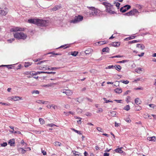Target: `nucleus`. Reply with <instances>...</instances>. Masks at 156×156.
<instances>
[{"mask_svg":"<svg viewBox=\"0 0 156 156\" xmlns=\"http://www.w3.org/2000/svg\"><path fill=\"white\" fill-rule=\"evenodd\" d=\"M28 22L30 23L34 24L40 26H45L46 23V21L45 20L39 19H31L28 20Z\"/></svg>","mask_w":156,"mask_h":156,"instance_id":"obj_1","label":"nucleus"},{"mask_svg":"<svg viewBox=\"0 0 156 156\" xmlns=\"http://www.w3.org/2000/svg\"><path fill=\"white\" fill-rule=\"evenodd\" d=\"M13 34L14 37L19 40L22 39L25 40L27 37V35L23 32H16Z\"/></svg>","mask_w":156,"mask_h":156,"instance_id":"obj_2","label":"nucleus"},{"mask_svg":"<svg viewBox=\"0 0 156 156\" xmlns=\"http://www.w3.org/2000/svg\"><path fill=\"white\" fill-rule=\"evenodd\" d=\"M83 19V16L81 15H78V16H76L74 19L71 20L70 21V23H76L82 21Z\"/></svg>","mask_w":156,"mask_h":156,"instance_id":"obj_3","label":"nucleus"},{"mask_svg":"<svg viewBox=\"0 0 156 156\" xmlns=\"http://www.w3.org/2000/svg\"><path fill=\"white\" fill-rule=\"evenodd\" d=\"M103 4L105 6L106 8V10H112V9H114L113 5H112L110 3L104 2Z\"/></svg>","mask_w":156,"mask_h":156,"instance_id":"obj_4","label":"nucleus"},{"mask_svg":"<svg viewBox=\"0 0 156 156\" xmlns=\"http://www.w3.org/2000/svg\"><path fill=\"white\" fill-rule=\"evenodd\" d=\"M138 12V10H130L129 12L126 13L125 15L127 16H132L135 15V14Z\"/></svg>","mask_w":156,"mask_h":156,"instance_id":"obj_5","label":"nucleus"},{"mask_svg":"<svg viewBox=\"0 0 156 156\" xmlns=\"http://www.w3.org/2000/svg\"><path fill=\"white\" fill-rule=\"evenodd\" d=\"M91 12H90L89 15L90 16H97L98 13L100 12V10H91Z\"/></svg>","mask_w":156,"mask_h":156,"instance_id":"obj_6","label":"nucleus"},{"mask_svg":"<svg viewBox=\"0 0 156 156\" xmlns=\"http://www.w3.org/2000/svg\"><path fill=\"white\" fill-rule=\"evenodd\" d=\"M12 31L13 32L24 31L25 29L24 28H21L19 27H15L12 29Z\"/></svg>","mask_w":156,"mask_h":156,"instance_id":"obj_7","label":"nucleus"},{"mask_svg":"<svg viewBox=\"0 0 156 156\" xmlns=\"http://www.w3.org/2000/svg\"><path fill=\"white\" fill-rule=\"evenodd\" d=\"M8 144L11 146L14 147L15 146V141L14 139L10 140L8 142Z\"/></svg>","mask_w":156,"mask_h":156,"instance_id":"obj_8","label":"nucleus"},{"mask_svg":"<svg viewBox=\"0 0 156 156\" xmlns=\"http://www.w3.org/2000/svg\"><path fill=\"white\" fill-rule=\"evenodd\" d=\"M131 6L129 5H126L121 7L119 10H129L131 8Z\"/></svg>","mask_w":156,"mask_h":156,"instance_id":"obj_9","label":"nucleus"},{"mask_svg":"<svg viewBox=\"0 0 156 156\" xmlns=\"http://www.w3.org/2000/svg\"><path fill=\"white\" fill-rule=\"evenodd\" d=\"M123 147H121L120 148H118L117 149H116L114 150V151L117 153H119V154H122L124 153V151L122 150V149L123 148Z\"/></svg>","mask_w":156,"mask_h":156,"instance_id":"obj_10","label":"nucleus"},{"mask_svg":"<svg viewBox=\"0 0 156 156\" xmlns=\"http://www.w3.org/2000/svg\"><path fill=\"white\" fill-rule=\"evenodd\" d=\"M111 44L112 46L117 47L120 45V43L119 42H115L112 43Z\"/></svg>","mask_w":156,"mask_h":156,"instance_id":"obj_11","label":"nucleus"},{"mask_svg":"<svg viewBox=\"0 0 156 156\" xmlns=\"http://www.w3.org/2000/svg\"><path fill=\"white\" fill-rule=\"evenodd\" d=\"M11 99L14 101H16L22 99V98L18 96H12L11 97Z\"/></svg>","mask_w":156,"mask_h":156,"instance_id":"obj_12","label":"nucleus"},{"mask_svg":"<svg viewBox=\"0 0 156 156\" xmlns=\"http://www.w3.org/2000/svg\"><path fill=\"white\" fill-rule=\"evenodd\" d=\"M135 102L136 105H138L140 104L141 103V101L140 100L139 98H137L135 100Z\"/></svg>","mask_w":156,"mask_h":156,"instance_id":"obj_13","label":"nucleus"},{"mask_svg":"<svg viewBox=\"0 0 156 156\" xmlns=\"http://www.w3.org/2000/svg\"><path fill=\"white\" fill-rule=\"evenodd\" d=\"M147 140L150 141H155L156 140V137L155 136H153L151 137H148L147 138Z\"/></svg>","mask_w":156,"mask_h":156,"instance_id":"obj_14","label":"nucleus"},{"mask_svg":"<svg viewBox=\"0 0 156 156\" xmlns=\"http://www.w3.org/2000/svg\"><path fill=\"white\" fill-rule=\"evenodd\" d=\"M115 92L116 93L118 94H120L122 92V90L121 88H116L114 90Z\"/></svg>","mask_w":156,"mask_h":156,"instance_id":"obj_15","label":"nucleus"},{"mask_svg":"<svg viewBox=\"0 0 156 156\" xmlns=\"http://www.w3.org/2000/svg\"><path fill=\"white\" fill-rule=\"evenodd\" d=\"M110 51L109 48L108 47H106L103 48L102 50V52H109Z\"/></svg>","mask_w":156,"mask_h":156,"instance_id":"obj_16","label":"nucleus"},{"mask_svg":"<svg viewBox=\"0 0 156 156\" xmlns=\"http://www.w3.org/2000/svg\"><path fill=\"white\" fill-rule=\"evenodd\" d=\"M62 9V7L61 5H58L55 6V7L52 9V10H58V9Z\"/></svg>","mask_w":156,"mask_h":156,"instance_id":"obj_17","label":"nucleus"},{"mask_svg":"<svg viewBox=\"0 0 156 156\" xmlns=\"http://www.w3.org/2000/svg\"><path fill=\"white\" fill-rule=\"evenodd\" d=\"M136 47L138 48H140L142 50L144 49L145 48V46L144 45H141L140 44H136Z\"/></svg>","mask_w":156,"mask_h":156,"instance_id":"obj_18","label":"nucleus"},{"mask_svg":"<svg viewBox=\"0 0 156 156\" xmlns=\"http://www.w3.org/2000/svg\"><path fill=\"white\" fill-rule=\"evenodd\" d=\"M140 40H133L132 41H130L128 42L129 44H133L134 43H137V42H139L140 41Z\"/></svg>","mask_w":156,"mask_h":156,"instance_id":"obj_19","label":"nucleus"},{"mask_svg":"<svg viewBox=\"0 0 156 156\" xmlns=\"http://www.w3.org/2000/svg\"><path fill=\"white\" fill-rule=\"evenodd\" d=\"M136 36H130L128 37L125 39L124 40L126 41H128L133 39L134 38L136 37Z\"/></svg>","mask_w":156,"mask_h":156,"instance_id":"obj_20","label":"nucleus"},{"mask_svg":"<svg viewBox=\"0 0 156 156\" xmlns=\"http://www.w3.org/2000/svg\"><path fill=\"white\" fill-rule=\"evenodd\" d=\"M7 13V12L5 10H0V15L1 16H5Z\"/></svg>","mask_w":156,"mask_h":156,"instance_id":"obj_21","label":"nucleus"},{"mask_svg":"<svg viewBox=\"0 0 156 156\" xmlns=\"http://www.w3.org/2000/svg\"><path fill=\"white\" fill-rule=\"evenodd\" d=\"M114 68H115V69L119 71V70H120L122 69L121 66L118 65H115Z\"/></svg>","mask_w":156,"mask_h":156,"instance_id":"obj_22","label":"nucleus"},{"mask_svg":"<svg viewBox=\"0 0 156 156\" xmlns=\"http://www.w3.org/2000/svg\"><path fill=\"white\" fill-rule=\"evenodd\" d=\"M18 150L19 151H21V153L22 154H24L26 152V150H24L22 148H18Z\"/></svg>","mask_w":156,"mask_h":156,"instance_id":"obj_23","label":"nucleus"},{"mask_svg":"<svg viewBox=\"0 0 156 156\" xmlns=\"http://www.w3.org/2000/svg\"><path fill=\"white\" fill-rule=\"evenodd\" d=\"M67 44H65L64 45H62L58 48H57V49H59L61 48H63L64 49H66L68 48H69V46H67Z\"/></svg>","mask_w":156,"mask_h":156,"instance_id":"obj_24","label":"nucleus"},{"mask_svg":"<svg viewBox=\"0 0 156 156\" xmlns=\"http://www.w3.org/2000/svg\"><path fill=\"white\" fill-rule=\"evenodd\" d=\"M92 51V49L90 48H89L88 49L85 51V52L86 54H89Z\"/></svg>","mask_w":156,"mask_h":156,"instance_id":"obj_25","label":"nucleus"},{"mask_svg":"<svg viewBox=\"0 0 156 156\" xmlns=\"http://www.w3.org/2000/svg\"><path fill=\"white\" fill-rule=\"evenodd\" d=\"M108 41H103L98 42V43L100 45H102L104 44H107L108 43Z\"/></svg>","mask_w":156,"mask_h":156,"instance_id":"obj_26","label":"nucleus"},{"mask_svg":"<svg viewBox=\"0 0 156 156\" xmlns=\"http://www.w3.org/2000/svg\"><path fill=\"white\" fill-rule=\"evenodd\" d=\"M78 52L77 51H74L71 52V55L73 56H76L78 54Z\"/></svg>","mask_w":156,"mask_h":156,"instance_id":"obj_27","label":"nucleus"},{"mask_svg":"<svg viewBox=\"0 0 156 156\" xmlns=\"http://www.w3.org/2000/svg\"><path fill=\"white\" fill-rule=\"evenodd\" d=\"M136 7L137 9H143V6L142 5H140L139 4H137L136 5Z\"/></svg>","mask_w":156,"mask_h":156,"instance_id":"obj_28","label":"nucleus"},{"mask_svg":"<svg viewBox=\"0 0 156 156\" xmlns=\"http://www.w3.org/2000/svg\"><path fill=\"white\" fill-rule=\"evenodd\" d=\"M66 94L68 96H69L72 94V92L69 90H66V91H65Z\"/></svg>","mask_w":156,"mask_h":156,"instance_id":"obj_29","label":"nucleus"},{"mask_svg":"<svg viewBox=\"0 0 156 156\" xmlns=\"http://www.w3.org/2000/svg\"><path fill=\"white\" fill-rule=\"evenodd\" d=\"M141 107L138 105H135V109L137 111H140L141 109Z\"/></svg>","mask_w":156,"mask_h":156,"instance_id":"obj_30","label":"nucleus"},{"mask_svg":"<svg viewBox=\"0 0 156 156\" xmlns=\"http://www.w3.org/2000/svg\"><path fill=\"white\" fill-rule=\"evenodd\" d=\"M130 106L129 105L125 106L123 108V109L126 111H129L130 109Z\"/></svg>","mask_w":156,"mask_h":156,"instance_id":"obj_31","label":"nucleus"},{"mask_svg":"<svg viewBox=\"0 0 156 156\" xmlns=\"http://www.w3.org/2000/svg\"><path fill=\"white\" fill-rule=\"evenodd\" d=\"M135 72L138 73H140V72L142 71L141 69L140 68H137L135 70Z\"/></svg>","mask_w":156,"mask_h":156,"instance_id":"obj_32","label":"nucleus"},{"mask_svg":"<svg viewBox=\"0 0 156 156\" xmlns=\"http://www.w3.org/2000/svg\"><path fill=\"white\" fill-rule=\"evenodd\" d=\"M104 101H105V103H108V102H112L113 101L110 100H107V99L106 98H103Z\"/></svg>","mask_w":156,"mask_h":156,"instance_id":"obj_33","label":"nucleus"},{"mask_svg":"<svg viewBox=\"0 0 156 156\" xmlns=\"http://www.w3.org/2000/svg\"><path fill=\"white\" fill-rule=\"evenodd\" d=\"M59 68L57 67H51L49 68V71L50 70H52V71H56L58 69H59Z\"/></svg>","mask_w":156,"mask_h":156,"instance_id":"obj_34","label":"nucleus"},{"mask_svg":"<svg viewBox=\"0 0 156 156\" xmlns=\"http://www.w3.org/2000/svg\"><path fill=\"white\" fill-rule=\"evenodd\" d=\"M112 114V116L113 117H115V116L116 115V112H114L113 111H112L111 112H110Z\"/></svg>","mask_w":156,"mask_h":156,"instance_id":"obj_35","label":"nucleus"},{"mask_svg":"<svg viewBox=\"0 0 156 156\" xmlns=\"http://www.w3.org/2000/svg\"><path fill=\"white\" fill-rule=\"evenodd\" d=\"M128 61H129L128 60H123L122 61L118 62H117V63H125L126 62H127Z\"/></svg>","mask_w":156,"mask_h":156,"instance_id":"obj_36","label":"nucleus"},{"mask_svg":"<svg viewBox=\"0 0 156 156\" xmlns=\"http://www.w3.org/2000/svg\"><path fill=\"white\" fill-rule=\"evenodd\" d=\"M143 117L145 119H147L149 118V117H151V116L149 115L148 114H144L143 115Z\"/></svg>","mask_w":156,"mask_h":156,"instance_id":"obj_37","label":"nucleus"},{"mask_svg":"<svg viewBox=\"0 0 156 156\" xmlns=\"http://www.w3.org/2000/svg\"><path fill=\"white\" fill-rule=\"evenodd\" d=\"M54 143L55 144L56 146H60L61 145V144L59 142H55Z\"/></svg>","mask_w":156,"mask_h":156,"instance_id":"obj_38","label":"nucleus"},{"mask_svg":"<svg viewBox=\"0 0 156 156\" xmlns=\"http://www.w3.org/2000/svg\"><path fill=\"white\" fill-rule=\"evenodd\" d=\"M31 64L29 62H25L24 64V66L25 67H27L30 66L31 65Z\"/></svg>","mask_w":156,"mask_h":156,"instance_id":"obj_39","label":"nucleus"},{"mask_svg":"<svg viewBox=\"0 0 156 156\" xmlns=\"http://www.w3.org/2000/svg\"><path fill=\"white\" fill-rule=\"evenodd\" d=\"M120 82L123 83L125 84H127L129 83V81L128 80H121L120 81Z\"/></svg>","mask_w":156,"mask_h":156,"instance_id":"obj_40","label":"nucleus"},{"mask_svg":"<svg viewBox=\"0 0 156 156\" xmlns=\"http://www.w3.org/2000/svg\"><path fill=\"white\" fill-rule=\"evenodd\" d=\"M37 102L39 104L42 103L44 104L45 103V101H44L39 100L37 101Z\"/></svg>","mask_w":156,"mask_h":156,"instance_id":"obj_41","label":"nucleus"},{"mask_svg":"<svg viewBox=\"0 0 156 156\" xmlns=\"http://www.w3.org/2000/svg\"><path fill=\"white\" fill-rule=\"evenodd\" d=\"M125 120L128 123H130L131 122V120L129 118H126L125 119Z\"/></svg>","mask_w":156,"mask_h":156,"instance_id":"obj_42","label":"nucleus"},{"mask_svg":"<svg viewBox=\"0 0 156 156\" xmlns=\"http://www.w3.org/2000/svg\"><path fill=\"white\" fill-rule=\"evenodd\" d=\"M39 121L41 124H43L44 123V120L41 118L39 119Z\"/></svg>","mask_w":156,"mask_h":156,"instance_id":"obj_43","label":"nucleus"},{"mask_svg":"<svg viewBox=\"0 0 156 156\" xmlns=\"http://www.w3.org/2000/svg\"><path fill=\"white\" fill-rule=\"evenodd\" d=\"M32 94L35 93L37 94H39V92L38 90H34L32 91Z\"/></svg>","mask_w":156,"mask_h":156,"instance_id":"obj_44","label":"nucleus"},{"mask_svg":"<svg viewBox=\"0 0 156 156\" xmlns=\"http://www.w3.org/2000/svg\"><path fill=\"white\" fill-rule=\"evenodd\" d=\"M115 67V66L113 65H111V66H108V67H106V69H113Z\"/></svg>","mask_w":156,"mask_h":156,"instance_id":"obj_45","label":"nucleus"},{"mask_svg":"<svg viewBox=\"0 0 156 156\" xmlns=\"http://www.w3.org/2000/svg\"><path fill=\"white\" fill-rule=\"evenodd\" d=\"M7 145V143L5 142H3L2 144H1V146L4 147L6 146Z\"/></svg>","mask_w":156,"mask_h":156,"instance_id":"obj_46","label":"nucleus"},{"mask_svg":"<svg viewBox=\"0 0 156 156\" xmlns=\"http://www.w3.org/2000/svg\"><path fill=\"white\" fill-rule=\"evenodd\" d=\"M106 12L111 14H114L115 12L113 10H106Z\"/></svg>","mask_w":156,"mask_h":156,"instance_id":"obj_47","label":"nucleus"},{"mask_svg":"<svg viewBox=\"0 0 156 156\" xmlns=\"http://www.w3.org/2000/svg\"><path fill=\"white\" fill-rule=\"evenodd\" d=\"M120 4L118 2H117L116 3L115 6L117 7V9H119Z\"/></svg>","mask_w":156,"mask_h":156,"instance_id":"obj_48","label":"nucleus"},{"mask_svg":"<svg viewBox=\"0 0 156 156\" xmlns=\"http://www.w3.org/2000/svg\"><path fill=\"white\" fill-rule=\"evenodd\" d=\"M12 65H7L6 66V67H7L8 69H12L14 68L13 66L11 67V66Z\"/></svg>","mask_w":156,"mask_h":156,"instance_id":"obj_49","label":"nucleus"},{"mask_svg":"<svg viewBox=\"0 0 156 156\" xmlns=\"http://www.w3.org/2000/svg\"><path fill=\"white\" fill-rule=\"evenodd\" d=\"M50 106V108H53L54 109H55L56 108H57V106H56L55 105H50L49 106Z\"/></svg>","mask_w":156,"mask_h":156,"instance_id":"obj_50","label":"nucleus"},{"mask_svg":"<svg viewBox=\"0 0 156 156\" xmlns=\"http://www.w3.org/2000/svg\"><path fill=\"white\" fill-rule=\"evenodd\" d=\"M119 82L118 81H116L115 82V84H114L113 85L114 86H117V85H118V86H119Z\"/></svg>","mask_w":156,"mask_h":156,"instance_id":"obj_51","label":"nucleus"},{"mask_svg":"<svg viewBox=\"0 0 156 156\" xmlns=\"http://www.w3.org/2000/svg\"><path fill=\"white\" fill-rule=\"evenodd\" d=\"M103 110L101 108H98V110L97 112L98 113H100V112H102Z\"/></svg>","mask_w":156,"mask_h":156,"instance_id":"obj_52","label":"nucleus"},{"mask_svg":"<svg viewBox=\"0 0 156 156\" xmlns=\"http://www.w3.org/2000/svg\"><path fill=\"white\" fill-rule=\"evenodd\" d=\"M87 8L88 9H90V10H98L96 9H95L94 7H87Z\"/></svg>","mask_w":156,"mask_h":156,"instance_id":"obj_53","label":"nucleus"},{"mask_svg":"<svg viewBox=\"0 0 156 156\" xmlns=\"http://www.w3.org/2000/svg\"><path fill=\"white\" fill-rule=\"evenodd\" d=\"M15 40V39L14 38H12L11 39L8 40V41L9 42L11 43L12 41H14Z\"/></svg>","mask_w":156,"mask_h":156,"instance_id":"obj_54","label":"nucleus"},{"mask_svg":"<svg viewBox=\"0 0 156 156\" xmlns=\"http://www.w3.org/2000/svg\"><path fill=\"white\" fill-rule=\"evenodd\" d=\"M35 72H31L29 74L31 76H33V75H35Z\"/></svg>","mask_w":156,"mask_h":156,"instance_id":"obj_55","label":"nucleus"},{"mask_svg":"<svg viewBox=\"0 0 156 156\" xmlns=\"http://www.w3.org/2000/svg\"><path fill=\"white\" fill-rule=\"evenodd\" d=\"M56 126L55 124H53V123H51V124H49V127H53L54 126Z\"/></svg>","mask_w":156,"mask_h":156,"instance_id":"obj_56","label":"nucleus"},{"mask_svg":"<svg viewBox=\"0 0 156 156\" xmlns=\"http://www.w3.org/2000/svg\"><path fill=\"white\" fill-rule=\"evenodd\" d=\"M130 91L129 90H127L126 92H125V93L123 94V95H127L130 92Z\"/></svg>","mask_w":156,"mask_h":156,"instance_id":"obj_57","label":"nucleus"},{"mask_svg":"<svg viewBox=\"0 0 156 156\" xmlns=\"http://www.w3.org/2000/svg\"><path fill=\"white\" fill-rule=\"evenodd\" d=\"M75 132L80 135L82 134V133L80 131H79L76 129V130H75Z\"/></svg>","mask_w":156,"mask_h":156,"instance_id":"obj_58","label":"nucleus"},{"mask_svg":"<svg viewBox=\"0 0 156 156\" xmlns=\"http://www.w3.org/2000/svg\"><path fill=\"white\" fill-rule=\"evenodd\" d=\"M85 115L87 116H90L92 114L90 112H87L86 113Z\"/></svg>","mask_w":156,"mask_h":156,"instance_id":"obj_59","label":"nucleus"},{"mask_svg":"<svg viewBox=\"0 0 156 156\" xmlns=\"http://www.w3.org/2000/svg\"><path fill=\"white\" fill-rule=\"evenodd\" d=\"M114 101L117 102V103H121V101H122V100H114Z\"/></svg>","mask_w":156,"mask_h":156,"instance_id":"obj_60","label":"nucleus"},{"mask_svg":"<svg viewBox=\"0 0 156 156\" xmlns=\"http://www.w3.org/2000/svg\"><path fill=\"white\" fill-rule=\"evenodd\" d=\"M123 55H119L115 56V58H121L123 57Z\"/></svg>","mask_w":156,"mask_h":156,"instance_id":"obj_61","label":"nucleus"},{"mask_svg":"<svg viewBox=\"0 0 156 156\" xmlns=\"http://www.w3.org/2000/svg\"><path fill=\"white\" fill-rule=\"evenodd\" d=\"M14 133H18L19 134H21V133L19 131H16L14 132Z\"/></svg>","mask_w":156,"mask_h":156,"instance_id":"obj_62","label":"nucleus"},{"mask_svg":"<svg viewBox=\"0 0 156 156\" xmlns=\"http://www.w3.org/2000/svg\"><path fill=\"white\" fill-rule=\"evenodd\" d=\"M109 154L107 153H105L104 154V156H109Z\"/></svg>","mask_w":156,"mask_h":156,"instance_id":"obj_63","label":"nucleus"},{"mask_svg":"<svg viewBox=\"0 0 156 156\" xmlns=\"http://www.w3.org/2000/svg\"><path fill=\"white\" fill-rule=\"evenodd\" d=\"M84 155L85 156H89L88 154L87 151H85L84 153Z\"/></svg>","mask_w":156,"mask_h":156,"instance_id":"obj_64","label":"nucleus"}]
</instances>
